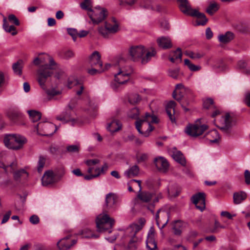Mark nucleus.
Here are the masks:
<instances>
[{"label": "nucleus", "instance_id": "nucleus-1", "mask_svg": "<svg viewBox=\"0 0 250 250\" xmlns=\"http://www.w3.org/2000/svg\"><path fill=\"white\" fill-rule=\"evenodd\" d=\"M129 55L134 62H140L142 64L148 63L157 53L156 49L150 47L146 48L142 45L132 46L129 48Z\"/></svg>", "mask_w": 250, "mask_h": 250}, {"label": "nucleus", "instance_id": "nucleus-2", "mask_svg": "<svg viewBox=\"0 0 250 250\" xmlns=\"http://www.w3.org/2000/svg\"><path fill=\"white\" fill-rule=\"evenodd\" d=\"M140 222V224L130 225L126 230V235L129 239L128 250H136L142 241V235L140 231L143 227L145 220L141 219Z\"/></svg>", "mask_w": 250, "mask_h": 250}, {"label": "nucleus", "instance_id": "nucleus-3", "mask_svg": "<svg viewBox=\"0 0 250 250\" xmlns=\"http://www.w3.org/2000/svg\"><path fill=\"white\" fill-rule=\"evenodd\" d=\"M158 122L159 119L154 114L146 112L144 117L136 121V128L140 134L147 137L153 129L151 124H157Z\"/></svg>", "mask_w": 250, "mask_h": 250}, {"label": "nucleus", "instance_id": "nucleus-4", "mask_svg": "<svg viewBox=\"0 0 250 250\" xmlns=\"http://www.w3.org/2000/svg\"><path fill=\"white\" fill-rule=\"evenodd\" d=\"M26 142L24 137L15 134L6 135L4 139V144L7 148L16 150L21 148Z\"/></svg>", "mask_w": 250, "mask_h": 250}, {"label": "nucleus", "instance_id": "nucleus-5", "mask_svg": "<svg viewBox=\"0 0 250 250\" xmlns=\"http://www.w3.org/2000/svg\"><path fill=\"white\" fill-rule=\"evenodd\" d=\"M114 220L107 214H100L96 218V226L99 232L108 230L109 233L111 232Z\"/></svg>", "mask_w": 250, "mask_h": 250}, {"label": "nucleus", "instance_id": "nucleus-6", "mask_svg": "<svg viewBox=\"0 0 250 250\" xmlns=\"http://www.w3.org/2000/svg\"><path fill=\"white\" fill-rule=\"evenodd\" d=\"M88 15L94 24H98L105 20L107 12L105 9L98 6L89 10Z\"/></svg>", "mask_w": 250, "mask_h": 250}, {"label": "nucleus", "instance_id": "nucleus-7", "mask_svg": "<svg viewBox=\"0 0 250 250\" xmlns=\"http://www.w3.org/2000/svg\"><path fill=\"white\" fill-rule=\"evenodd\" d=\"M112 21L114 23L112 25L110 23L105 21L104 26H100L98 28L99 33L104 38H107L110 34H115L119 30V25L116 21L115 19H112Z\"/></svg>", "mask_w": 250, "mask_h": 250}, {"label": "nucleus", "instance_id": "nucleus-8", "mask_svg": "<svg viewBox=\"0 0 250 250\" xmlns=\"http://www.w3.org/2000/svg\"><path fill=\"white\" fill-rule=\"evenodd\" d=\"M36 128L37 132L44 136H49L53 134L57 130L56 125L49 122L39 123Z\"/></svg>", "mask_w": 250, "mask_h": 250}, {"label": "nucleus", "instance_id": "nucleus-9", "mask_svg": "<svg viewBox=\"0 0 250 250\" xmlns=\"http://www.w3.org/2000/svg\"><path fill=\"white\" fill-rule=\"evenodd\" d=\"M192 95V91L189 88L185 87L182 83L176 85V89L172 94L173 98L179 102H181L185 96L189 98Z\"/></svg>", "mask_w": 250, "mask_h": 250}, {"label": "nucleus", "instance_id": "nucleus-10", "mask_svg": "<svg viewBox=\"0 0 250 250\" xmlns=\"http://www.w3.org/2000/svg\"><path fill=\"white\" fill-rule=\"evenodd\" d=\"M53 74V71L47 67V65H42L37 72V81L43 89L45 88V83L47 79Z\"/></svg>", "mask_w": 250, "mask_h": 250}, {"label": "nucleus", "instance_id": "nucleus-11", "mask_svg": "<svg viewBox=\"0 0 250 250\" xmlns=\"http://www.w3.org/2000/svg\"><path fill=\"white\" fill-rule=\"evenodd\" d=\"M64 173V172L63 169H62V174L61 176H58L56 172H54L52 170L46 171L42 179V185L43 186H47L49 185L58 182Z\"/></svg>", "mask_w": 250, "mask_h": 250}, {"label": "nucleus", "instance_id": "nucleus-12", "mask_svg": "<svg viewBox=\"0 0 250 250\" xmlns=\"http://www.w3.org/2000/svg\"><path fill=\"white\" fill-rule=\"evenodd\" d=\"M208 126L206 125H189L185 128V132L188 135L196 137L202 134L208 129Z\"/></svg>", "mask_w": 250, "mask_h": 250}, {"label": "nucleus", "instance_id": "nucleus-13", "mask_svg": "<svg viewBox=\"0 0 250 250\" xmlns=\"http://www.w3.org/2000/svg\"><path fill=\"white\" fill-rule=\"evenodd\" d=\"M169 212L167 211L159 209L155 215L157 225L162 229L167 224L169 220Z\"/></svg>", "mask_w": 250, "mask_h": 250}, {"label": "nucleus", "instance_id": "nucleus-14", "mask_svg": "<svg viewBox=\"0 0 250 250\" xmlns=\"http://www.w3.org/2000/svg\"><path fill=\"white\" fill-rule=\"evenodd\" d=\"M191 200L197 208L201 211L204 210L206 207L205 194L204 193L199 192L193 195L191 197Z\"/></svg>", "mask_w": 250, "mask_h": 250}, {"label": "nucleus", "instance_id": "nucleus-15", "mask_svg": "<svg viewBox=\"0 0 250 250\" xmlns=\"http://www.w3.org/2000/svg\"><path fill=\"white\" fill-rule=\"evenodd\" d=\"M116 196L113 193L106 195L104 209L105 211H114L115 210Z\"/></svg>", "mask_w": 250, "mask_h": 250}, {"label": "nucleus", "instance_id": "nucleus-16", "mask_svg": "<svg viewBox=\"0 0 250 250\" xmlns=\"http://www.w3.org/2000/svg\"><path fill=\"white\" fill-rule=\"evenodd\" d=\"M74 105L71 106L68 105L65 110L63 111L60 115L58 116L56 119L62 122L63 123H66L69 122L73 121L74 120L72 118L73 109Z\"/></svg>", "mask_w": 250, "mask_h": 250}, {"label": "nucleus", "instance_id": "nucleus-17", "mask_svg": "<svg viewBox=\"0 0 250 250\" xmlns=\"http://www.w3.org/2000/svg\"><path fill=\"white\" fill-rule=\"evenodd\" d=\"M115 68L117 70V72L125 74L130 76L133 72L132 67L127 64L123 60H120L117 65L115 66Z\"/></svg>", "mask_w": 250, "mask_h": 250}, {"label": "nucleus", "instance_id": "nucleus-18", "mask_svg": "<svg viewBox=\"0 0 250 250\" xmlns=\"http://www.w3.org/2000/svg\"><path fill=\"white\" fill-rule=\"evenodd\" d=\"M179 3V8L180 10L185 15L188 16H193L196 11L195 9H192L187 0H177Z\"/></svg>", "mask_w": 250, "mask_h": 250}, {"label": "nucleus", "instance_id": "nucleus-19", "mask_svg": "<svg viewBox=\"0 0 250 250\" xmlns=\"http://www.w3.org/2000/svg\"><path fill=\"white\" fill-rule=\"evenodd\" d=\"M88 63L92 67H101L103 66L99 52L95 51L92 53L89 57Z\"/></svg>", "mask_w": 250, "mask_h": 250}, {"label": "nucleus", "instance_id": "nucleus-20", "mask_svg": "<svg viewBox=\"0 0 250 250\" xmlns=\"http://www.w3.org/2000/svg\"><path fill=\"white\" fill-rule=\"evenodd\" d=\"M69 238V236H66L60 240L57 243V246L60 250H68L77 243V240L74 239L72 240L71 244H70Z\"/></svg>", "mask_w": 250, "mask_h": 250}, {"label": "nucleus", "instance_id": "nucleus-21", "mask_svg": "<svg viewBox=\"0 0 250 250\" xmlns=\"http://www.w3.org/2000/svg\"><path fill=\"white\" fill-rule=\"evenodd\" d=\"M154 164L157 169L163 172H166L169 167L167 161L162 157L156 158L154 160Z\"/></svg>", "mask_w": 250, "mask_h": 250}, {"label": "nucleus", "instance_id": "nucleus-22", "mask_svg": "<svg viewBox=\"0 0 250 250\" xmlns=\"http://www.w3.org/2000/svg\"><path fill=\"white\" fill-rule=\"evenodd\" d=\"M154 231L150 229L148 232L147 238L146 241V247L149 250H154L157 248V244L154 241Z\"/></svg>", "mask_w": 250, "mask_h": 250}, {"label": "nucleus", "instance_id": "nucleus-23", "mask_svg": "<svg viewBox=\"0 0 250 250\" xmlns=\"http://www.w3.org/2000/svg\"><path fill=\"white\" fill-rule=\"evenodd\" d=\"M157 42L159 47L164 49L170 48L172 46L171 40L167 37H161L158 38Z\"/></svg>", "mask_w": 250, "mask_h": 250}, {"label": "nucleus", "instance_id": "nucleus-24", "mask_svg": "<svg viewBox=\"0 0 250 250\" xmlns=\"http://www.w3.org/2000/svg\"><path fill=\"white\" fill-rule=\"evenodd\" d=\"M180 192V189L177 184L169 183L167 186V193L169 198H173L178 196Z\"/></svg>", "mask_w": 250, "mask_h": 250}, {"label": "nucleus", "instance_id": "nucleus-25", "mask_svg": "<svg viewBox=\"0 0 250 250\" xmlns=\"http://www.w3.org/2000/svg\"><path fill=\"white\" fill-rule=\"evenodd\" d=\"M205 136L206 139L211 143H218L220 139L218 131L215 129L209 131Z\"/></svg>", "mask_w": 250, "mask_h": 250}, {"label": "nucleus", "instance_id": "nucleus-26", "mask_svg": "<svg viewBox=\"0 0 250 250\" xmlns=\"http://www.w3.org/2000/svg\"><path fill=\"white\" fill-rule=\"evenodd\" d=\"M176 104L175 102L171 101L169 102L166 106V112L169 119L172 123L175 122V119L174 116L175 113V107Z\"/></svg>", "mask_w": 250, "mask_h": 250}, {"label": "nucleus", "instance_id": "nucleus-27", "mask_svg": "<svg viewBox=\"0 0 250 250\" xmlns=\"http://www.w3.org/2000/svg\"><path fill=\"white\" fill-rule=\"evenodd\" d=\"M122 127L120 122L117 120H113L107 126V129L111 132H115L119 130Z\"/></svg>", "mask_w": 250, "mask_h": 250}, {"label": "nucleus", "instance_id": "nucleus-28", "mask_svg": "<svg viewBox=\"0 0 250 250\" xmlns=\"http://www.w3.org/2000/svg\"><path fill=\"white\" fill-rule=\"evenodd\" d=\"M138 198L142 202L147 203L149 202L153 198V193L147 191H142V190L137 195Z\"/></svg>", "mask_w": 250, "mask_h": 250}, {"label": "nucleus", "instance_id": "nucleus-29", "mask_svg": "<svg viewBox=\"0 0 250 250\" xmlns=\"http://www.w3.org/2000/svg\"><path fill=\"white\" fill-rule=\"evenodd\" d=\"M247 198V194L244 191L235 192L233 194V202L235 204H239Z\"/></svg>", "mask_w": 250, "mask_h": 250}, {"label": "nucleus", "instance_id": "nucleus-30", "mask_svg": "<svg viewBox=\"0 0 250 250\" xmlns=\"http://www.w3.org/2000/svg\"><path fill=\"white\" fill-rule=\"evenodd\" d=\"M139 172V168L138 166L134 165L130 167L124 172L125 175L127 177H135L138 175Z\"/></svg>", "mask_w": 250, "mask_h": 250}, {"label": "nucleus", "instance_id": "nucleus-31", "mask_svg": "<svg viewBox=\"0 0 250 250\" xmlns=\"http://www.w3.org/2000/svg\"><path fill=\"white\" fill-rule=\"evenodd\" d=\"M169 59L172 62H175L176 61L181 62L182 53L180 48H177L175 51L171 53Z\"/></svg>", "mask_w": 250, "mask_h": 250}, {"label": "nucleus", "instance_id": "nucleus-32", "mask_svg": "<svg viewBox=\"0 0 250 250\" xmlns=\"http://www.w3.org/2000/svg\"><path fill=\"white\" fill-rule=\"evenodd\" d=\"M230 118V115L229 114H227L225 116L223 117V125L221 127V129L227 133L228 132L229 129L231 126V123Z\"/></svg>", "mask_w": 250, "mask_h": 250}, {"label": "nucleus", "instance_id": "nucleus-33", "mask_svg": "<svg viewBox=\"0 0 250 250\" xmlns=\"http://www.w3.org/2000/svg\"><path fill=\"white\" fill-rule=\"evenodd\" d=\"M234 38L233 34L230 32H227L225 34L220 35L218 36V40L220 42L223 43H227L230 42Z\"/></svg>", "mask_w": 250, "mask_h": 250}, {"label": "nucleus", "instance_id": "nucleus-34", "mask_svg": "<svg viewBox=\"0 0 250 250\" xmlns=\"http://www.w3.org/2000/svg\"><path fill=\"white\" fill-rule=\"evenodd\" d=\"M194 10L196 12V13H195L194 15L191 16L196 17L198 19L199 21H198L197 25H205L208 21V19L205 15L204 13L199 12L196 9Z\"/></svg>", "mask_w": 250, "mask_h": 250}, {"label": "nucleus", "instance_id": "nucleus-35", "mask_svg": "<svg viewBox=\"0 0 250 250\" xmlns=\"http://www.w3.org/2000/svg\"><path fill=\"white\" fill-rule=\"evenodd\" d=\"M3 28L4 30L8 33H11L13 36H14L17 34V32L16 31V28L13 25L9 26L7 22L6 18L3 17Z\"/></svg>", "mask_w": 250, "mask_h": 250}, {"label": "nucleus", "instance_id": "nucleus-36", "mask_svg": "<svg viewBox=\"0 0 250 250\" xmlns=\"http://www.w3.org/2000/svg\"><path fill=\"white\" fill-rule=\"evenodd\" d=\"M99 163L100 161L97 159L88 160L85 162V164L89 167L87 169V172L89 173V174H90L92 173L95 167H97L96 165Z\"/></svg>", "mask_w": 250, "mask_h": 250}, {"label": "nucleus", "instance_id": "nucleus-37", "mask_svg": "<svg viewBox=\"0 0 250 250\" xmlns=\"http://www.w3.org/2000/svg\"><path fill=\"white\" fill-rule=\"evenodd\" d=\"M173 158L182 166L186 165V162L183 154L179 151L173 152L172 155Z\"/></svg>", "mask_w": 250, "mask_h": 250}, {"label": "nucleus", "instance_id": "nucleus-38", "mask_svg": "<svg viewBox=\"0 0 250 250\" xmlns=\"http://www.w3.org/2000/svg\"><path fill=\"white\" fill-rule=\"evenodd\" d=\"M114 78L116 82H118L119 83H122L123 84L129 80V76H125V74L118 72L115 74Z\"/></svg>", "mask_w": 250, "mask_h": 250}, {"label": "nucleus", "instance_id": "nucleus-39", "mask_svg": "<svg viewBox=\"0 0 250 250\" xmlns=\"http://www.w3.org/2000/svg\"><path fill=\"white\" fill-rule=\"evenodd\" d=\"M77 234L82 235L83 238H97L99 237V235L93 234L91 231L88 229H84L80 231Z\"/></svg>", "mask_w": 250, "mask_h": 250}, {"label": "nucleus", "instance_id": "nucleus-40", "mask_svg": "<svg viewBox=\"0 0 250 250\" xmlns=\"http://www.w3.org/2000/svg\"><path fill=\"white\" fill-rule=\"evenodd\" d=\"M27 112L29 114L30 120L33 122H36L41 118V113L34 110H28Z\"/></svg>", "mask_w": 250, "mask_h": 250}, {"label": "nucleus", "instance_id": "nucleus-41", "mask_svg": "<svg viewBox=\"0 0 250 250\" xmlns=\"http://www.w3.org/2000/svg\"><path fill=\"white\" fill-rule=\"evenodd\" d=\"M184 224H185L183 222L179 220L176 221L174 222L173 226V229L175 235H181L182 229Z\"/></svg>", "mask_w": 250, "mask_h": 250}, {"label": "nucleus", "instance_id": "nucleus-42", "mask_svg": "<svg viewBox=\"0 0 250 250\" xmlns=\"http://www.w3.org/2000/svg\"><path fill=\"white\" fill-rule=\"evenodd\" d=\"M219 4L214 1H212L210 2L207 8L206 12L208 14L212 15L219 9Z\"/></svg>", "mask_w": 250, "mask_h": 250}, {"label": "nucleus", "instance_id": "nucleus-43", "mask_svg": "<svg viewBox=\"0 0 250 250\" xmlns=\"http://www.w3.org/2000/svg\"><path fill=\"white\" fill-rule=\"evenodd\" d=\"M110 67L111 64L107 63L105 64L104 68H103L102 66H101V67H98L99 68L97 69L95 68H92L88 70V73L91 75H93L97 74V73H101L103 72L104 70L108 69Z\"/></svg>", "mask_w": 250, "mask_h": 250}, {"label": "nucleus", "instance_id": "nucleus-44", "mask_svg": "<svg viewBox=\"0 0 250 250\" xmlns=\"http://www.w3.org/2000/svg\"><path fill=\"white\" fill-rule=\"evenodd\" d=\"M203 106L205 108L208 109H213L216 108L213 100L210 98L203 100Z\"/></svg>", "mask_w": 250, "mask_h": 250}, {"label": "nucleus", "instance_id": "nucleus-45", "mask_svg": "<svg viewBox=\"0 0 250 250\" xmlns=\"http://www.w3.org/2000/svg\"><path fill=\"white\" fill-rule=\"evenodd\" d=\"M13 69L14 73L19 75H21L22 73V62L21 61H19L13 64Z\"/></svg>", "mask_w": 250, "mask_h": 250}, {"label": "nucleus", "instance_id": "nucleus-46", "mask_svg": "<svg viewBox=\"0 0 250 250\" xmlns=\"http://www.w3.org/2000/svg\"><path fill=\"white\" fill-rule=\"evenodd\" d=\"M27 176V172L23 169L16 171L14 173V177L16 180H19L21 178H26Z\"/></svg>", "mask_w": 250, "mask_h": 250}, {"label": "nucleus", "instance_id": "nucleus-47", "mask_svg": "<svg viewBox=\"0 0 250 250\" xmlns=\"http://www.w3.org/2000/svg\"><path fill=\"white\" fill-rule=\"evenodd\" d=\"M119 4L124 7H128L133 6L137 0H118Z\"/></svg>", "mask_w": 250, "mask_h": 250}, {"label": "nucleus", "instance_id": "nucleus-48", "mask_svg": "<svg viewBox=\"0 0 250 250\" xmlns=\"http://www.w3.org/2000/svg\"><path fill=\"white\" fill-rule=\"evenodd\" d=\"M93 171L95 172L94 174L91 173L90 174L85 175L84 176V179H85L86 180H91L93 178L98 177L101 173V170H100V168H99L98 167H95V168L93 170Z\"/></svg>", "mask_w": 250, "mask_h": 250}, {"label": "nucleus", "instance_id": "nucleus-49", "mask_svg": "<svg viewBox=\"0 0 250 250\" xmlns=\"http://www.w3.org/2000/svg\"><path fill=\"white\" fill-rule=\"evenodd\" d=\"M46 159L42 156H40L37 164V170L39 173L42 172L45 164Z\"/></svg>", "mask_w": 250, "mask_h": 250}, {"label": "nucleus", "instance_id": "nucleus-50", "mask_svg": "<svg viewBox=\"0 0 250 250\" xmlns=\"http://www.w3.org/2000/svg\"><path fill=\"white\" fill-rule=\"evenodd\" d=\"M185 64L187 65L188 68L192 71H197L201 69V67L192 63L188 59L184 60Z\"/></svg>", "mask_w": 250, "mask_h": 250}, {"label": "nucleus", "instance_id": "nucleus-51", "mask_svg": "<svg viewBox=\"0 0 250 250\" xmlns=\"http://www.w3.org/2000/svg\"><path fill=\"white\" fill-rule=\"evenodd\" d=\"M238 67L243 69V71L246 74H250V68H247V64L244 61H240L238 62Z\"/></svg>", "mask_w": 250, "mask_h": 250}, {"label": "nucleus", "instance_id": "nucleus-52", "mask_svg": "<svg viewBox=\"0 0 250 250\" xmlns=\"http://www.w3.org/2000/svg\"><path fill=\"white\" fill-rule=\"evenodd\" d=\"M180 74V69L179 68L170 69L168 71V75L174 79H178Z\"/></svg>", "mask_w": 250, "mask_h": 250}, {"label": "nucleus", "instance_id": "nucleus-53", "mask_svg": "<svg viewBox=\"0 0 250 250\" xmlns=\"http://www.w3.org/2000/svg\"><path fill=\"white\" fill-rule=\"evenodd\" d=\"M187 55L191 59H198L203 57L204 55L203 53H200L199 52H192L190 51L187 53Z\"/></svg>", "mask_w": 250, "mask_h": 250}, {"label": "nucleus", "instance_id": "nucleus-54", "mask_svg": "<svg viewBox=\"0 0 250 250\" xmlns=\"http://www.w3.org/2000/svg\"><path fill=\"white\" fill-rule=\"evenodd\" d=\"M80 148V145L79 144L69 145L66 147V150L69 153L78 152L79 151Z\"/></svg>", "mask_w": 250, "mask_h": 250}, {"label": "nucleus", "instance_id": "nucleus-55", "mask_svg": "<svg viewBox=\"0 0 250 250\" xmlns=\"http://www.w3.org/2000/svg\"><path fill=\"white\" fill-rule=\"evenodd\" d=\"M141 98L138 94H132L129 97V102L132 104H135L139 102Z\"/></svg>", "mask_w": 250, "mask_h": 250}, {"label": "nucleus", "instance_id": "nucleus-56", "mask_svg": "<svg viewBox=\"0 0 250 250\" xmlns=\"http://www.w3.org/2000/svg\"><path fill=\"white\" fill-rule=\"evenodd\" d=\"M7 115L10 120L13 121H15L20 116V113L16 111L12 110L7 113Z\"/></svg>", "mask_w": 250, "mask_h": 250}, {"label": "nucleus", "instance_id": "nucleus-57", "mask_svg": "<svg viewBox=\"0 0 250 250\" xmlns=\"http://www.w3.org/2000/svg\"><path fill=\"white\" fill-rule=\"evenodd\" d=\"M67 32L72 37L73 40L75 42L78 37L77 30L75 28H68L67 29Z\"/></svg>", "mask_w": 250, "mask_h": 250}, {"label": "nucleus", "instance_id": "nucleus-58", "mask_svg": "<svg viewBox=\"0 0 250 250\" xmlns=\"http://www.w3.org/2000/svg\"><path fill=\"white\" fill-rule=\"evenodd\" d=\"M81 6L82 9L87 10V12L89 10L93 9L91 8V2L89 0H84L81 3Z\"/></svg>", "mask_w": 250, "mask_h": 250}, {"label": "nucleus", "instance_id": "nucleus-59", "mask_svg": "<svg viewBox=\"0 0 250 250\" xmlns=\"http://www.w3.org/2000/svg\"><path fill=\"white\" fill-rule=\"evenodd\" d=\"M75 54L73 51L70 50H65L63 52L62 57L65 59H70L74 57Z\"/></svg>", "mask_w": 250, "mask_h": 250}, {"label": "nucleus", "instance_id": "nucleus-60", "mask_svg": "<svg viewBox=\"0 0 250 250\" xmlns=\"http://www.w3.org/2000/svg\"><path fill=\"white\" fill-rule=\"evenodd\" d=\"M128 116L133 119H136L138 118L139 115V110L137 108H134L132 109L128 113Z\"/></svg>", "mask_w": 250, "mask_h": 250}, {"label": "nucleus", "instance_id": "nucleus-61", "mask_svg": "<svg viewBox=\"0 0 250 250\" xmlns=\"http://www.w3.org/2000/svg\"><path fill=\"white\" fill-rule=\"evenodd\" d=\"M45 58L48 60L49 62V64H46L45 65H47V67L50 69V70H52V69L53 68V67L56 64V62L53 59L48 55H46Z\"/></svg>", "mask_w": 250, "mask_h": 250}, {"label": "nucleus", "instance_id": "nucleus-62", "mask_svg": "<svg viewBox=\"0 0 250 250\" xmlns=\"http://www.w3.org/2000/svg\"><path fill=\"white\" fill-rule=\"evenodd\" d=\"M46 93L48 96H54L59 95L61 93L59 90H56L55 88H52L46 90Z\"/></svg>", "mask_w": 250, "mask_h": 250}, {"label": "nucleus", "instance_id": "nucleus-63", "mask_svg": "<svg viewBox=\"0 0 250 250\" xmlns=\"http://www.w3.org/2000/svg\"><path fill=\"white\" fill-rule=\"evenodd\" d=\"M8 20L10 22H13L16 25L18 26V25H20V22H19L18 19L13 14H11V15H9Z\"/></svg>", "mask_w": 250, "mask_h": 250}, {"label": "nucleus", "instance_id": "nucleus-64", "mask_svg": "<svg viewBox=\"0 0 250 250\" xmlns=\"http://www.w3.org/2000/svg\"><path fill=\"white\" fill-rule=\"evenodd\" d=\"M245 182L246 184H250V171L247 169L244 172Z\"/></svg>", "mask_w": 250, "mask_h": 250}]
</instances>
